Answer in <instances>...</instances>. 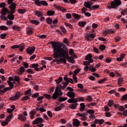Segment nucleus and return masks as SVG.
Returning <instances> with one entry per match:
<instances>
[{
    "mask_svg": "<svg viewBox=\"0 0 127 127\" xmlns=\"http://www.w3.org/2000/svg\"><path fill=\"white\" fill-rule=\"evenodd\" d=\"M61 106H58L54 109V111L56 112H59V111H61Z\"/></svg>",
    "mask_w": 127,
    "mask_h": 127,
    "instance_id": "6e6d98bb",
    "label": "nucleus"
},
{
    "mask_svg": "<svg viewBox=\"0 0 127 127\" xmlns=\"http://www.w3.org/2000/svg\"><path fill=\"white\" fill-rule=\"evenodd\" d=\"M47 14L49 16H52V15H54V14H55V11H54V10H48L47 12Z\"/></svg>",
    "mask_w": 127,
    "mask_h": 127,
    "instance_id": "393cba45",
    "label": "nucleus"
},
{
    "mask_svg": "<svg viewBox=\"0 0 127 127\" xmlns=\"http://www.w3.org/2000/svg\"><path fill=\"white\" fill-rule=\"evenodd\" d=\"M72 125L74 127H79L80 126V121L77 119L73 120Z\"/></svg>",
    "mask_w": 127,
    "mask_h": 127,
    "instance_id": "2eb2a0df",
    "label": "nucleus"
},
{
    "mask_svg": "<svg viewBox=\"0 0 127 127\" xmlns=\"http://www.w3.org/2000/svg\"><path fill=\"white\" fill-rule=\"evenodd\" d=\"M19 71L21 74H23L25 71V68L23 66H21L19 67Z\"/></svg>",
    "mask_w": 127,
    "mask_h": 127,
    "instance_id": "e433bc0d",
    "label": "nucleus"
},
{
    "mask_svg": "<svg viewBox=\"0 0 127 127\" xmlns=\"http://www.w3.org/2000/svg\"><path fill=\"white\" fill-rule=\"evenodd\" d=\"M123 81H124V78H120L118 79V84H123Z\"/></svg>",
    "mask_w": 127,
    "mask_h": 127,
    "instance_id": "e2e57ef3",
    "label": "nucleus"
},
{
    "mask_svg": "<svg viewBox=\"0 0 127 127\" xmlns=\"http://www.w3.org/2000/svg\"><path fill=\"white\" fill-rule=\"evenodd\" d=\"M122 101H124V100L127 101V94H125V95L122 97Z\"/></svg>",
    "mask_w": 127,
    "mask_h": 127,
    "instance_id": "338daca9",
    "label": "nucleus"
},
{
    "mask_svg": "<svg viewBox=\"0 0 127 127\" xmlns=\"http://www.w3.org/2000/svg\"><path fill=\"white\" fill-rule=\"evenodd\" d=\"M81 71V69L80 68H76L75 70L73 71V75H78L79 73H80V71Z\"/></svg>",
    "mask_w": 127,
    "mask_h": 127,
    "instance_id": "473e14b6",
    "label": "nucleus"
},
{
    "mask_svg": "<svg viewBox=\"0 0 127 127\" xmlns=\"http://www.w3.org/2000/svg\"><path fill=\"white\" fill-rule=\"evenodd\" d=\"M26 71L28 74H34V72H33V70L32 69L28 68Z\"/></svg>",
    "mask_w": 127,
    "mask_h": 127,
    "instance_id": "79ce46f5",
    "label": "nucleus"
},
{
    "mask_svg": "<svg viewBox=\"0 0 127 127\" xmlns=\"http://www.w3.org/2000/svg\"><path fill=\"white\" fill-rule=\"evenodd\" d=\"M27 29L28 31H27V34L28 35H31V34H32V33H33V32H32V28L30 27H28L27 28Z\"/></svg>",
    "mask_w": 127,
    "mask_h": 127,
    "instance_id": "b1692460",
    "label": "nucleus"
},
{
    "mask_svg": "<svg viewBox=\"0 0 127 127\" xmlns=\"http://www.w3.org/2000/svg\"><path fill=\"white\" fill-rule=\"evenodd\" d=\"M106 81H107V78H104L100 80H99L98 83L99 84H103L104 83V82H106Z\"/></svg>",
    "mask_w": 127,
    "mask_h": 127,
    "instance_id": "a18cd8bd",
    "label": "nucleus"
},
{
    "mask_svg": "<svg viewBox=\"0 0 127 127\" xmlns=\"http://www.w3.org/2000/svg\"><path fill=\"white\" fill-rule=\"evenodd\" d=\"M32 67L33 68H34L35 71H40V68L38 67H39V64H32Z\"/></svg>",
    "mask_w": 127,
    "mask_h": 127,
    "instance_id": "aec40b11",
    "label": "nucleus"
},
{
    "mask_svg": "<svg viewBox=\"0 0 127 127\" xmlns=\"http://www.w3.org/2000/svg\"><path fill=\"white\" fill-rule=\"evenodd\" d=\"M43 96L44 97H45L46 99H48L49 100H50V99L52 98V96H51L50 94H44Z\"/></svg>",
    "mask_w": 127,
    "mask_h": 127,
    "instance_id": "ea45409f",
    "label": "nucleus"
},
{
    "mask_svg": "<svg viewBox=\"0 0 127 127\" xmlns=\"http://www.w3.org/2000/svg\"><path fill=\"white\" fill-rule=\"evenodd\" d=\"M47 115L49 118H52L53 117V115L52 114V112L50 111H48L47 112Z\"/></svg>",
    "mask_w": 127,
    "mask_h": 127,
    "instance_id": "864d4df0",
    "label": "nucleus"
},
{
    "mask_svg": "<svg viewBox=\"0 0 127 127\" xmlns=\"http://www.w3.org/2000/svg\"><path fill=\"white\" fill-rule=\"evenodd\" d=\"M92 5H93V2L91 1H88L87 2H84V6L86 7V8H89L91 10L92 9Z\"/></svg>",
    "mask_w": 127,
    "mask_h": 127,
    "instance_id": "ddd939ff",
    "label": "nucleus"
},
{
    "mask_svg": "<svg viewBox=\"0 0 127 127\" xmlns=\"http://www.w3.org/2000/svg\"><path fill=\"white\" fill-rule=\"evenodd\" d=\"M105 62L107 63H111V62H112V59L107 58L105 60Z\"/></svg>",
    "mask_w": 127,
    "mask_h": 127,
    "instance_id": "69168bd1",
    "label": "nucleus"
},
{
    "mask_svg": "<svg viewBox=\"0 0 127 127\" xmlns=\"http://www.w3.org/2000/svg\"><path fill=\"white\" fill-rule=\"evenodd\" d=\"M40 123H44V120L43 118L38 117L35 119V121H33V125H37Z\"/></svg>",
    "mask_w": 127,
    "mask_h": 127,
    "instance_id": "9b49d317",
    "label": "nucleus"
},
{
    "mask_svg": "<svg viewBox=\"0 0 127 127\" xmlns=\"http://www.w3.org/2000/svg\"><path fill=\"white\" fill-rule=\"evenodd\" d=\"M62 85H63V86L60 85V87H61V88L63 89V90H64V89H65L66 88V87H67V86H68V83H67L66 82H63Z\"/></svg>",
    "mask_w": 127,
    "mask_h": 127,
    "instance_id": "f704fd0d",
    "label": "nucleus"
},
{
    "mask_svg": "<svg viewBox=\"0 0 127 127\" xmlns=\"http://www.w3.org/2000/svg\"><path fill=\"white\" fill-rule=\"evenodd\" d=\"M36 114V112L33 110H32L30 112V118L31 120H33L34 119V116H35V114Z\"/></svg>",
    "mask_w": 127,
    "mask_h": 127,
    "instance_id": "4be33fe9",
    "label": "nucleus"
},
{
    "mask_svg": "<svg viewBox=\"0 0 127 127\" xmlns=\"http://www.w3.org/2000/svg\"><path fill=\"white\" fill-rule=\"evenodd\" d=\"M30 99V97H29V96L26 95L23 97L22 101H26L27 100H29Z\"/></svg>",
    "mask_w": 127,
    "mask_h": 127,
    "instance_id": "09e8293b",
    "label": "nucleus"
},
{
    "mask_svg": "<svg viewBox=\"0 0 127 127\" xmlns=\"http://www.w3.org/2000/svg\"><path fill=\"white\" fill-rule=\"evenodd\" d=\"M9 14L7 16V18L9 19V20H14V13H9Z\"/></svg>",
    "mask_w": 127,
    "mask_h": 127,
    "instance_id": "a211bd4d",
    "label": "nucleus"
},
{
    "mask_svg": "<svg viewBox=\"0 0 127 127\" xmlns=\"http://www.w3.org/2000/svg\"><path fill=\"white\" fill-rule=\"evenodd\" d=\"M93 58V57H92V54H87L85 58V60L86 61H88V60H90V59H92Z\"/></svg>",
    "mask_w": 127,
    "mask_h": 127,
    "instance_id": "bb28decb",
    "label": "nucleus"
},
{
    "mask_svg": "<svg viewBox=\"0 0 127 127\" xmlns=\"http://www.w3.org/2000/svg\"><path fill=\"white\" fill-rule=\"evenodd\" d=\"M7 82L8 83L9 87L3 88V90H1V92H6V91H10V90L13 89V83L9 80H7Z\"/></svg>",
    "mask_w": 127,
    "mask_h": 127,
    "instance_id": "0eeeda50",
    "label": "nucleus"
},
{
    "mask_svg": "<svg viewBox=\"0 0 127 127\" xmlns=\"http://www.w3.org/2000/svg\"><path fill=\"white\" fill-rule=\"evenodd\" d=\"M46 21L48 24H50V25L52 24V19H51L50 18H47Z\"/></svg>",
    "mask_w": 127,
    "mask_h": 127,
    "instance_id": "37998d69",
    "label": "nucleus"
},
{
    "mask_svg": "<svg viewBox=\"0 0 127 127\" xmlns=\"http://www.w3.org/2000/svg\"><path fill=\"white\" fill-rule=\"evenodd\" d=\"M95 37H96V35L94 34H87L86 36L87 41H92L93 40L92 38H94Z\"/></svg>",
    "mask_w": 127,
    "mask_h": 127,
    "instance_id": "f8f14e48",
    "label": "nucleus"
},
{
    "mask_svg": "<svg viewBox=\"0 0 127 127\" xmlns=\"http://www.w3.org/2000/svg\"><path fill=\"white\" fill-rule=\"evenodd\" d=\"M22 65H23L24 68H25L26 69H27V68H28V63L23 62L22 63Z\"/></svg>",
    "mask_w": 127,
    "mask_h": 127,
    "instance_id": "de8ad7c7",
    "label": "nucleus"
},
{
    "mask_svg": "<svg viewBox=\"0 0 127 127\" xmlns=\"http://www.w3.org/2000/svg\"><path fill=\"white\" fill-rule=\"evenodd\" d=\"M66 59H67L65 58L60 57V59L57 60V61L58 62H62L63 63H64V64H66V63H67V61H66Z\"/></svg>",
    "mask_w": 127,
    "mask_h": 127,
    "instance_id": "412c9836",
    "label": "nucleus"
},
{
    "mask_svg": "<svg viewBox=\"0 0 127 127\" xmlns=\"http://www.w3.org/2000/svg\"><path fill=\"white\" fill-rule=\"evenodd\" d=\"M111 2V6H108L109 9L114 8V9H118V7L122 4L121 0H114Z\"/></svg>",
    "mask_w": 127,
    "mask_h": 127,
    "instance_id": "7ed1b4c3",
    "label": "nucleus"
},
{
    "mask_svg": "<svg viewBox=\"0 0 127 127\" xmlns=\"http://www.w3.org/2000/svg\"><path fill=\"white\" fill-rule=\"evenodd\" d=\"M80 108L79 109V111L80 112H84L85 111V108H86V106H85V103H82L80 104Z\"/></svg>",
    "mask_w": 127,
    "mask_h": 127,
    "instance_id": "5701e85b",
    "label": "nucleus"
},
{
    "mask_svg": "<svg viewBox=\"0 0 127 127\" xmlns=\"http://www.w3.org/2000/svg\"><path fill=\"white\" fill-rule=\"evenodd\" d=\"M68 98L67 97H59L58 98V100L59 102H65V101H67Z\"/></svg>",
    "mask_w": 127,
    "mask_h": 127,
    "instance_id": "c756f323",
    "label": "nucleus"
},
{
    "mask_svg": "<svg viewBox=\"0 0 127 127\" xmlns=\"http://www.w3.org/2000/svg\"><path fill=\"white\" fill-rule=\"evenodd\" d=\"M66 96L70 98L67 101V103L71 104L68 106V108L71 109V110H76L77 109V106L79 105V104H78V100H77L78 98H75L76 93L73 91L68 92L66 94Z\"/></svg>",
    "mask_w": 127,
    "mask_h": 127,
    "instance_id": "f03ea898",
    "label": "nucleus"
},
{
    "mask_svg": "<svg viewBox=\"0 0 127 127\" xmlns=\"http://www.w3.org/2000/svg\"><path fill=\"white\" fill-rule=\"evenodd\" d=\"M21 96V93L20 92H17L15 95L9 98V100L10 101H15V100H17V99H19V97Z\"/></svg>",
    "mask_w": 127,
    "mask_h": 127,
    "instance_id": "9d476101",
    "label": "nucleus"
},
{
    "mask_svg": "<svg viewBox=\"0 0 127 127\" xmlns=\"http://www.w3.org/2000/svg\"><path fill=\"white\" fill-rule=\"evenodd\" d=\"M25 95H28L29 97L31 96V89H29L25 91Z\"/></svg>",
    "mask_w": 127,
    "mask_h": 127,
    "instance_id": "2f4dec72",
    "label": "nucleus"
},
{
    "mask_svg": "<svg viewBox=\"0 0 127 127\" xmlns=\"http://www.w3.org/2000/svg\"><path fill=\"white\" fill-rule=\"evenodd\" d=\"M30 22L31 23H32V24H35L36 25H38V24H39V22L36 20H32L30 21Z\"/></svg>",
    "mask_w": 127,
    "mask_h": 127,
    "instance_id": "58836bf2",
    "label": "nucleus"
},
{
    "mask_svg": "<svg viewBox=\"0 0 127 127\" xmlns=\"http://www.w3.org/2000/svg\"><path fill=\"white\" fill-rule=\"evenodd\" d=\"M115 104L114 103V101L113 100H109L108 102V106H109V107H113V106H114Z\"/></svg>",
    "mask_w": 127,
    "mask_h": 127,
    "instance_id": "72a5a7b5",
    "label": "nucleus"
},
{
    "mask_svg": "<svg viewBox=\"0 0 127 127\" xmlns=\"http://www.w3.org/2000/svg\"><path fill=\"white\" fill-rule=\"evenodd\" d=\"M63 95V92H62V90L59 89V87H57L56 88L55 91L52 95V99L53 100H57V98L60 96H62Z\"/></svg>",
    "mask_w": 127,
    "mask_h": 127,
    "instance_id": "20e7f679",
    "label": "nucleus"
},
{
    "mask_svg": "<svg viewBox=\"0 0 127 127\" xmlns=\"http://www.w3.org/2000/svg\"><path fill=\"white\" fill-rule=\"evenodd\" d=\"M9 8L10 9L11 11L9 12V13H15V8H16V4L14 2H12L9 6Z\"/></svg>",
    "mask_w": 127,
    "mask_h": 127,
    "instance_id": "6e6552de",
    "label": "nucleus"
},
{
    "mask_svg": "<svg viewBox=\"0 0 127 127\" xmlns=\"http://www.w3.org/2000/svg\"><path fill=\"white\" fill-rule=\"evenodd\" d=\"M34 1L35 3L38 5V6H41L43 5L44 6H48V3L45 0H32Z\"/></svg>",
    "mask_w": 127,
    "mask_h": 127,
    "instance_id": "39448f33",
    "label": "nucleus"
},
{
    "mask_svg": "<svg viewBox=\"0 0 127 127\" xmlns=\"http://www.w3.org/2000/svg\"><path fill=\"white\" fill-rule=\"evenodd\" d=\"M25 12H26V9H18V13H19L20 14H24V13H25Z\"/></svg>",
    "mask_w": 127,
    "mask_h": 127,
    "instance_id": "c85d7f7f",
    "label": "nucleus"
},
{
    "mask_svg": "<svg viewBox=\"0 0 127 127\" xmlns=\"http://www.w3.org/2000/svg\"><path fill=\"white\" fill-rule=\"evenodd\" d=\"M54 49L53 56L54 58L58 59L60 57L66 58L68 62L74 64V60L73 58L69 56V50L67 47L62 48V44L59 42L52 41L50 43Z\"/></svg>",
    "mask_w": 127,
    "mask_h": 127,
    "instance_id": "f257e3e1",
    "label": "nucleus"
},
{
    "mask_svg": "<svg viewBox=\"0 0 127 127\" xmlns=\"http://www.w3.org/2000/svg\"><path fill=\"white\" fill-rule=\"evenodd\" d=\"M114 32H115V31H113V30H112V29H109L105 30L103 32V34H104V35H108V34H109L110 33H114Z\"/></svg>",
    "mask_w": 127,
    "mask_h": 127,
    "instance_id": "f3484780",
    "label": "nucleus"
},
{
    "mask_svg": "<svg viewBox=\"0 0 127 127\" xmlns=\"http://www.w3.org/2000/svg\"><path fill=\"white\" fill-rule=\"evenodd\" d=\"M87 113L90 114V115H94V114H95V111L92 109L88 110H87Z\"/></svg>",
    "mask_w": 127,
    "mask_h": 127,
    "instance_id": "49530a36",
    "label": "nucleus"
},
{
    "mask_svg": "<svg viewBox=\"0 0 127 127\" xmlns=\"http://www.w3.org/2000/svg\"><path fill=\"white\" fill-rule=\"evenodd\" d=\"M1 15L0 16H5L6 15V13H9V11H8V9L7 8H3L2 10Z\"/></svg>",
    "mask_w": 127,
    "mask_h": 127,
    "instance_id": "4468645a",
    "label": "nucleus"
},
{
    "mask_svg": "<svg viewBox=\"0 0 127 127\" xmlns=\"http://www.w3.org/2000/svg\"><path fill=\"white\" fill-rule=\"evenodd\" d=\"M64 80L65 81V83H67L68 84V83H69V78H68V76H65L64 77Z\"/></svg>",
    "mask_w": 127,
    "mask_h": 127,
    "instance_id": "bf43d9fd",
    "label": "nucleus"
},
{
    "mask_svg": "<svg viewBox=\"0 0 127 127\" xmlns=\"http://www.w3.org/2000/svg\"><path fill=\"white\" fill-rule=\"evenodd\" d=\"M75 53H74V50L70 49L69 51V55H73Z\"/></svg>",
    "mask_w": 127,
    "mask_h": 127,
    "instance_id": "680f3d73",
    "label": "nucleus"
},
{
    "mask_svg": "<svg viewBox=\"0 0 127 127\" xmlns=\"http://www.w3.org/2000/svg\"><path fill=\"white\" fill-rule=\"evenodd\" d=\"M0 30H8V27L5 26L1 25V26H0Z\"/></svg>",
    "mask_w": 127,
    "mask_h": 127,
    "instance_id": "c9c22d12",
    "label": "nucleus"
},
{
    "mask_svg": "<svg viewBox=\"0 0 127 127\" xmlns=\"http://www.w3.org/2000/svg\"><path fill=\"white\" fill-rule=\"evenodd\" d=\"M86 24H87L86 21H80L78 22V25H79L80 27H84Z\"/></svg>",
    "mask_w": 127,
    "mask_h": 127,
    "instance_id": "cd10ccee",
    "label": "nucleus"
},
{
    "mask_svg": "<svg viewBox=\"0 0 127 127\" xmlns=\"http://www.w3.org/2000/svg\"><path fill=\"white\" fill-rule=\"evenodd\" d=\"M12 29L17 31H20V27L16 26H13Z\"/></svg>",
    "mask_w": 127,
    "mask_h": 127,
    "instance_id": "4c0bfd02",
    "label": "nucleus"
},
{
    "mask_svg": "<svg viewBox=\"0 0 127 127\" xmlns=\"http://www.w3.org/2000/svg\"><path fill=\"white\" fill-rule=\"evenodd\" d=\"M6 37V34H5V33L1 34L0 35V37L1 39H4V38H5Z\"/></svg>",
    "mask_w": 127,
    "mask_h": 127,
    "instance_id": "4d7b16f0",
    "label": "nucleus"
},
{
    "mask_svg": "<svg viewBox=\"0 0 127 127\" xmlns=\"http://www.w3.org/2000/svg\"><path fill=\"white\" fill-rule=\"evenodd\" d=\"M25 47V45L23 43H21L20 45H15L12 46L11 48L12 49H16V48H19V51L21 52H23V50H24V48Z\"/></svg>",
    "mask_w": 127,
    "mask_h": 127,
    "instance_id": "423d86ee",
    "label": "nucleus"
},
{
    "mask_svg": "<svg viewBox=\"0 0 127 127\" xmlns=\"http://www.w3.org/2000/svg\"><path fill=\"white\" fill-rule=\"evenodd\" d=\"M8 122H7V121H6V122L3 121L2 122L1 125V126H2V127H5V126H7V125H8Z\"/></svg>",
    "mask_w": 127,
    "mask_h": 127,
    "instance_id": "8fccbe9b",
    "label": "nucleus"
},
{
    "mask_svg": "<svg viewBox=\"0 0 127 127\" xmlns=\"http://www.w3.org/2000/svg\"><path fill=\"white\" fill-rule=\"evenodd\" d=\"M34 51H35V47H29L27 50L26 52L29 55H32L33 54Z\"/></svg>",
    "mask_w": 127,
    "mask_h": 127,
    "instance_id": "1a4fd4ad",
    "label": "nucleus"
},
{
    "mask_svg": "<svg viewBox=\"0 0 127 127\" xmlns=\"http://www.w3.org/2000/svg\"><path fill=\"white\" fill-rule=\"evenodd\" d=\"M18 119L19 120V121H21L22 122H25L26 121V117H24L22 115H18Z\"/></svg>",
    "mask_w": 127,
    "mask_h": 127,
    "instance_id": "6ab92c4d",
    "label": "nucleus"
},
{
    "mask_svg": "<svg viewBox=\"0 0 127 127\" xmlns=\"http://www.w3.org/2000/svg\"><path fill=\"white\" fill-rule=\"evenodd\" d=\"M55 82L57 85L60 84L62 81H63V78L62 76H60L58 79H55Z\"/></svg>",
    "mask_w": 127,
    "mask_h": 127,
    "instance_id": "a878e982",
    "label": "nucleus"
},
{
    "mask_svg": "<svg viewBox=\"0 0 127 127\" xmlns=\"http://www.w3.org/2000/svg\"><path fill=\"white\" fill-rule=\"evenodd\" d=\"M84 66H90V62L88 61H85L83 63Z\"/></svg>",
    "mask_w": 127,
    "mask_h": 127,
    "instance_id": "052dcab7",
    "label": "nucleus"
},
{
    "mask_svg": "<svg viewBox=\"0 0 127 127\" xmlns=\"http://www.w3.org/2000/svg\"><path fill=\"white\" fill-rule=\"evenodd\" d=\"M34 13L37 16H38V17H41V16H43V12L40 10H35Z\"/></svg>",
    "mask_w": 127,
    "mask_h": 127,
    "instance_id": "dca6fc26",
    "label": "nucleus"
},
{
    "mask_svg": "<svg viewBox=\"0 0 127 127\" xmlns=\"http://www.w3.org/2000/svg\"><path fill=\"white\" fill-rule=\"evenodd\" d=\"M60 28L63 33H66L67 32V30H66V29L64 27L61 26Z\"/></svg>",
    "mask_w": 127,
    "mask_h": 127,
    "instance_id": "603ef678",
    "label": "nucleus"
},
{
    "mask_svg": "<svg viewBox=\"0 0 127 127\" xmlns=\"http://www.w3.org/2000/svg\"><path fill=\"white\" fill-rule=\"evenodd\" d=\"M38 37L39 38H41V39H45V38H46V37H47V36H46V35H39L38 36Z\"/></svg>",
    "mask_w": 127,
    "mask_h": 127,
    "instance_id": "c03bdc74",
    "label": "nucleus"
},
{
    "mask_svg": "<svg viewBox=\"0 0 127 127\" xmlns=\"http://www.w3.org/2000/svg\"><path fill=\"white\" fill-rule=\"evenodd\" d=\"M72 16L75 19H80L81 18V16L78 14L74 13L72 14Z\"/></svg>",
    "mask_w": 127,
    "mask_h": 127,
    "instance_id": "7c9ffc66",
    "label": "nucleus"
},
{
    "mask_svg": "<svg viewBox=\"0 0 127 127\" xmlns=\"http://www.w3.org/2000/svg\"><path fill=\"white\" fill-rule=\"evenodd\" d=\"M86 100L88 101V102H92V101H93V98H92V96L88 95Z\"/></svg>",
    "mask_w": 127,
    "mask_h": 127,
    "instance_id": "13d9d810",
    "label": "nucleus"
},
{
    "mask_svg": "<svg viewBox=\"0 0 127 127\" xmlns=\"http://www.w3.org/2000/svg\"><path fill=\"white\" fill-rule=\"evenodd\" d=\"M125 110H126V109H125V107H124L123 106H121L119 107V111H120V112H124Z\"/></svg>",
    "mask_w": 127,
    "mask_h": 127,
    "instance_id": "5fc2aeb1",
    "label": "nucleus"
},
{
    "mask_svg": "<svg viewBox=\"0 0 127 127\" xmlns=\"http://www.w3.org/2000/svg\"><path fill=\"white\" fill-rule=\"evenodd\" d=\"M105 49H106V46H105V45H101L99 47L100 50H105Z\"/></svg>",
    "mask_w": 127,
    "mask_h": 127,
    "instance_id": "0e129e2a",
    "label": "nucleus"
},
{
    "mask_svg": "<svg viewBox=\"0 0 127 127\" xmlns=\"http://www.w3.org/2000/svg\"><path fill=\"white\" fill-rule=\"evenodd\" d=\"M125 13H126V14H127V9L122 11L121 14H122V15L125 16Z\"/></svg>",
    "mask_w": 127,
    "mask_h": 127,
    "instance_id": "774afa93",
    "label": "nucleus"
},
{
    "mask_svg": "<svg viewBox=\"0 0 127 127\" xmlns=\"http://www.w3.org/2000/svg\"><path fill=\"white\" fill-rule=\"evenodd\" d=\"M100 8L99 5H94L91 7V10H94V9H98Z\"/></svg>",
    "mask_w": 127,
    "mask_h": 127,
    "instance_id": "a19ab883",
    "label": "nucleus"
},
{
    "mask_svg": "<svg viewBox=\"0 0 127 127\" xmlns=\"http://www.w3.org/2000/svg\"><path fill=\"white\" fill-rule=\"evenodd\" d=\"M64 43L67 45V46H69V42L68 41V39H67V38H65L64 39Z\"/></svg>",
    "mask_w": 127,
    "mask_h": 127,
    "instance_id": "3c124183",
    "label": "nucleus"
}]
</instances>
